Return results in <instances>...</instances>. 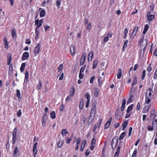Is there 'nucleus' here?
Masks as SVG:
<instances>
[{"instance_id":"423d86ee","label":"nucleus","mask_w":157,"mask_h":157,"mask_svg":"<svg viewBox=\"0 0 157 157\" xmlns=\"http://www.w3.org/2000/svg\"><path fill=\"white\" fill-rule=\"evenodd\" d=\"M118 142V140H114L113 139L111 141V145L113 149H114L116 147Z\"/></svg>"},{"instance_id":"bf43d9fd","label":"nucleus","mask_w":157,"mask_h":157,"mask_svg":"<svg viewBox=\"0 0 157 157\" xmlns=\"http://www.w3.org/2000/svg\"><path fill=\"white\" fill-rule=\"evenodd\" d=\"M83 76L84 74L82 73V72H80L79 75V78H80V79H82V78H83Z\"/></svg>"},{"instance_id":"13d9d810","label":"nucleus","mask_w":157,"mask_h":157,"mask_svg":"<svg viewBox=\"0 0 157 157\" xmlns=\"http://www.w3.org/2000/svg\"><path fill=\"white\" fill-rule=\"evenodd\" d=\"M146 73V71L145 70H143L142 73V79L143 80L144 77H145V74Z\"/></svg>"},{"instance_id":"69168bd1","label":"nucleus","mask_w":157,"mask_h":157,"mask_svg":"<svg viewBox=\"0 0 157 157\" xmlns=\"http://www.w3.org/2000/svg\"><path fill=\"white\" fill-rule=\"evenodd\" d=\"M21 114V109L19 110L17 112V115L18 116L20 117Z\"/></svg>"},{"instance_id":"a211bd4d","label":"nucleus","mask_w":157,"mask_h":157,"mask_svg":"<svg viewBox=\"0 0 157 157\" xmlns=\"http://www.w3.org/2000/svg\"><path fill=\"white\" fill-rule=\"evenodd\" d=\"M94 56V52L93 51H91L89 53L88 55V61H91L92 59Z\"/></svg>"},{"instance_id":"603ef678","label":"nucleus","mask_w":157,"mask_h":157,"mask_svg":"<svg viewBox=\"0 0 157 157\" xmlns=\"http://www.w3.org/2000/svg\"><path fill=\"white\" fill-rule=\"evenodd\" d=\"M95 78V76L94 75H93L91 78L90 80V83H92L93 82V81Z\"/></svg>"},{"instance_id":"2eb2a0df","label":"nucleus","mask_w":157,"mask_h":157,"mask_svg":"<svg viewBox=\"0 0 157 157\" xmlns=\"http://www.w3.org/2000/svg\"><path fill=\"white\" fill-rule=\"evenodd\" d=\"M38 144V143L37 142H36L35 143L33 146V153H35V154H36L37 152L36 147L37 146Z\"/></svg>"},{"instance_id":"ddd939ff","label":"nucleus","mask_w":157,"mask_h":157,"mask_svg":"<svg viewBox=\"0 0 157 157\" xmlns=\"http://www.w3.org/2000/svg\"><path fill=\"white\" fill-rule=\"evenodd\" d=\"M157 115H155L154 117L152 122V124L153 126L157 127Z\"/></svg>"},{"instance_id":"393cba45","label":"nucleus","mask_w":157,"mask_h":157,"mask_svg":"<svg viewBox=\"0 0 157 157\" xmlns=\"http://www.w3.org/2000/svg\"><path fill=\"white\" fill-rule=\"evenodd\" d=\"M68 133L67 130V129H63L62 130L61 133L63 136H65Z\"/></svg>"},{"instance_id":"5fc2aeb1","label":"nucleus","mask_w":157,"mask_h":157,"mask_svg":"<svg viewBox=\"0 0 157 157\" xmlns=\"http://www.w3.org/2000/svg\"><path fill=\"white\" fill-rule=\"evenodd\" d=\"M29 74L27 71H26L25 73V78L28 79Z\"/></svg>"},{"instance_id":"bb28decb","label":"nucleus","mask_w":157,"mask_h":157,"mask_svg":"<svg viewBox=\"0 0 157 157\" xmlns=\"http://www.w3.org/2000/svg\"><path fill=\"white\" fill-rule=\"evenodd\" d=\"M99 90L98 88H95V91L94 92V95L95 97H97L98 94Z\"/></svg>"},{"instance_id":"680f3d73","label":"nucleus","mask_w":157,"mask_h":157,"mask_svg":"<svg viewBox=\"0 0 157 157\" xmlns=\"http://www.w3.org/2000/svg\"><path fill=\"white\" fill-rule=\"evenodd\" d=\"M4 44H5V46H6V48H8V47H7V48L6 47V46H7V45H8V44L7 42V39L6 38H4Z\"/></svg>"},{"instance_id":"09e8293b","label":"nucleus","mask_w":157,"mask_h":157,"mask_svg":"<svg viewBox=\"0 0 157 157\" xmlns=\"http://www.w3.org/2000/svg\"><path fill=\"white\" fill-rule=\"evenodd\" d=\"M85 97L87 99V100H90V96L88 93L86 94Z\"/></svg>"},{"instance_id":"9b49d317","label":"nucleus","mask_w":157,"mask_h":157,"mask_svg":"<svg viewBox=\"0 0 157 157\" xmlns=\"http://www.w3.org/2000/svg\"><path fill=\"white\" fill-rule=\"evenodd\" d=\"M96 140L94 138H93L91 142V145L90 148L91 150H92L95 146Z\"/></svg>"},{"instance_id":"ea45409f","label":"nucleus","mask_w":157,"mask_h":157,"mask_svg":"<svg viewBox=\"0 0 157 157\" xmlns=\"http://www.w3.org/2000/svg\"><path fill=\"white\" fill-rule=\"evenodd\" d=\"M17 96L18 99L21 98V94L20 90H16Z\"/></svg>"},{"instance_id":"5701e85b","label":"nucleus","mask_w":157,"mask_h":157,"mask_svg":"<svg viewBox=\"0 0 157 157\" xmlns=\"http://www.w3.org/2000/svg\"><path fill=\"white\" fill-rule=\"evenodd\" d=\"M152 98H148L147 97H146L145 102V103L149 105L150 103L151 102V99Z\"/></svg>"},{"instance_id":"b1692460","label":"nucleus","mask_w":157,"mask_h":157,"mask_svg":"<svg viewBox=\"0 0 157 157\" xmlns=\"http://www.w3.org/2000/svg\"><path fill=\"white\" fill-rule=\"evenodd\" d=\"M7 64L9 65L11 63V55L10 53H9L7 57Z\"/></svg>"},{"instance_id":"dca6fc26","label":"nucleus","mask_w":157,"mask_h":157,"mask_svg":"<svg viewBox=\"0 0 157 157\" xmlns=\"http://www.w3.org/2000/svg\"><path fill=\"white\" fill-rule=\"evenodd\" d=\"M112 121V118L109 119L106 122L105 125V129L108 128L110 126L111 122Z\"/></svg>"},{"instance_id":"8fccbe9b","label":"nucleus","mask_w":157,"mask_h":157,"mask_svg":"<svg viewBox=\"0 0 157 157\" xmlns=\"http://www.w3.org/2000/svg\"><path fill=\"white\" fill-rule=\"evenodd\" d=\"M133 98V96L132 95H131L127 101V105L129 104L131 102L132 100V98Z\"/></svg>"},{"instance_id":"473e14b6","label":"nucleus","mask_w":157,"mask_h":157,"mask_svg":"<svg viewBox=\"0 0 157 157\" xmlns=\"http://www.w3.org/2000/svg\"><path fill=\"white\" fill-rule=\"evenodd\" d=\"M126 135V133L125 132H124L123 133H122L121 135H120V136L119 138V140H121L123 139L124 137Z\"/></svg>"},{"instance_id":"2f4dec72","label":"nucleus","mask_w":157,"mask_h":157,"mask_svg":"<svg viewBox=\"0 0 157 157\" xmlns=\"http://www.w3.org/2000/svg\"><path fill=\"white\" fill-rule=\"evenodd\" d=\"M50 117H51L52 118V119H54L55 118L56 116L55 115V113L54 111H52L50 113Z\"/></svg>"},{"instance_id":"0e129e2a","label":"nucleus","mask_w":157,"mask_h":157,"mask_svg":"<svg viewBox=\"0 0 157 157\" xmlns=\"http://www.w3.org/2000/svg\"><path fill=\"white\" fill-rule=\"evenodd\" d=\"M16 140V136H13V143L14 144Z\"/></svg>"},{"instance_id":"412c9836","label":"nucleus","mask_w":157,"mask_h":157,"mask_svg":"<svg viewBox=\"0 0 157 157\" xmlns=\"http://www.w3.org/2000/svg\"><path fill=\"white\" fill-rule=\"evenodd\" d=\"M122 74V71L121 69L120 68L118 69L117 77L118 79H120L121 77V75Z\"/></svg>"},{"instance_id":"f704fd0d","label":"nucleus","mask_w":157,"mask_h":157,"mask_svg":"<svg viewBox=\"0 0 157 157\" xmlns=\"http://www.w3.org/2000/svg\"><path fill=\"white\" fill-rule=\"evenodd\" d=\"M84 104L83 102L82 101H81L80 102L79 107L80 109H82L83 107Z\"/></svg>"},{"instance_id":"7ed1b4c3","label":"nucleus","mask_w":157,"mask_h":157,"mask_svg":"<svg viewBox=\"0 0 157 157\" xmlns=\"http://www.w3.org/2000/svg\"><path fill=\"white\" fill-rule=\"evenodd\" d=\"M20 150L17 146H16L13 150V155L14 157H17L19 155Z\"/></svg>"},{"instance_id":"49530a36","label":"nucleus","mask_w":157,"mask_h":157,"mask_svg":"<svg viewBox=\"0 0 157 157\" xmlns=\"http://www.w3.org/2000/svg\"><path fill=\"white\" fill-rule=\"evenodd\" d=\"M42 87V84L41 81L40 80H39V83L37 86V88L38 90L41 89Z\"/></svg>"},{"instance_id":"3c124183","label":"nucleus","mask_w":157,"mask_h":157,"mask_svg":"<svg viewBox=\"0 0 157 157\" xmlns=\"http://www.w3.org/2000/svg\"><path fill=\"white\" fill-rule=\"evenodd\" d=\"M86 65H85L84 66H83V67H82L80 69V72H82V73L83 72L85 68H86Z\"/></svg>"},{"instance_id":"a19ab883","label":"nucleus","mask_w":157,"mask_h":157,"mask_svg":"<svg viewBox=\"0 0 157 157\" xmlns=\"http://www.w3.org/2000/svg\"><path fill=\"white\" fill-rule=\"evenodd\" d=\"M35 33L36 34V39L39 36V31L38 29H35Z\"/></svg>"},{"instance_id":"c03bdc74","label":"nucleus","mask_w":157,"mask_h":157,"mask_svg":"<svg viewBox=\"0 0 157 157\" xmlns=\"http://www.w3.org/2000/svg\"><path fill=\"white\" fill-rule=\"evenodd\" d=\"M137 153V150L136 148H135L133 151V152L132 155L131 157H136V155Z\"/></svg>"},{"instance_id":"c756f323","label":"nucleus","mask_w":157,"mask_h":157,"mask_svg":"<svg viewBox=\"0 0 157 157\" xmlns=\"http://www.w3.org/2000/svg\"><path fill=\"white\" fill-rule=\"evenodd\" d=\"M98 63V61L97 60H95L93 66V68L95 69L96 68Z\"/></svg>"},{"instance_id":"4c0bfd02","label":"nucleus","mask_w":157,"mask_h":157,"mask_svg":"<svg viewBox=\"0 0 157 157\" xmlns=\"http://www.w3.org/2000/svg\"><path fill=\"white\" fill-rule=\"evenodd\" d=\"M148 19L149 20H152L154 18V15H147Z\"/></svg>"},{"instance_id":"052dcab7","label":"nucleus","mask_w":157,"mask_h":157,"mask_svg":"<svg viewBox=\"0 0 157 157\" xmlns=\"http://www.w3.org/2000/svg\"><path fill=\"white\" fill-rule=\"evenodd\" d=\"M109 36H107L105 37L103 39V41L104 42H106L108 40H109Z\"/></svg>"},{"instance_id":"1a4fd4ad","label":"nucleus","mask_w":157,"mask_h":157,"mask_svg":"<svg viewBox=\"0 0 157 157\" xmlns=\"http://www.w3.org/2000/svg\"><path fill=\"white\" fill-rule=\"evenodd\" d=\"M104 77L103 78H102L100 76H99L98 78V85L100 86H101L102 85L104 82Z\"/></svg>"},{"instance_id":"20e7f679","label":"nucleus","mask_w":157,"mask_h":157,"mask_svg":"<svg viewBox=\"0 0 157 157\" xmlns=\"http://www.w3.org/2000/svg\"><path fill=\"white\" fill-rule=\"evenodd\" d=\"M40 47L41 46L40 44L39 43H38L35 48L34 51V53L35 56H36L40 52Z\"/></svg>"},{"instance_id":"39448f33","label":"nucleus","mask_w":157,"mask_h":157,"mask_svg":"<svg viewBox=\"0 0 157 157\" xmlns=\"http://www.w3.org/2000/svg\"><path fill=\"white\" fill-rule=\"evenodd\" d=\"M153 92L152 89L151 88H149L148 89L146 92V97L150 98H153V96L152 95V93Z\"/></svg>"},{"instance_id":"4468645a","label":"nucleus","mask_w":157,"mask_h":157,"mask_svg":"<svg viewBox=\"0 0 157 157\" xmlns=\"http://www.w3.org/2000/svg\"><path fill=\"white\" fill-rule=\"evenodd\" d=\"M86 144V141L85 140H83L81 146L80 150L81 151H82L84 148Z\"/></svg>"},{"instance_id":"f257e3e1","label":"nucleus","mask_w":157,"mask_h":157,"mask_svg":"<svg viewBox=\"0 0 157 157\" xmlns=\"http://www.w3.org/2000/svg\"><path fill=\"white\" fill-rule=\"evenodd\" d=\"M144 36L142 37V40L140 42V52L143 54H144L147 45V41L146 39H144Z\"/></svg>"},{"instance_id":"aec40b11","label":"nucleus","mask_w":157,"mask_h":157,"mask_svg":"<svg viewBox=\"0 0 157 157\" xmlns=\"http://www.w3.org/2000/svg\"><path fill=\"white\" fill-rule=\"evenodd\" d=\"M35 25H37L36 27L35 28V29H38V28L42 25V24L40 23L39 20L38 19H37L35 21Z\"/></svg>"},{"instance_id":"c85d7f7f","label":"nucleus","mask_w":157,"mask_h":157,"mask_svg":"<svg viewBox=\"0 0 157 157\" xmlns=\"http://www.w3.org/2000/svg\"><path fill=\"white\" fill-rule=\"evenodd\" d=\"M149 27L148 25L147 24L145 25V27L144 30L143 32V34H145L147 32Z\"/></svg>"},{"instance_id":"72a5a7b5","label":"nucleus","mask_w":157,"mask_h":157,"mask_svg":"<svg viewBox=\"0 0 157 157\" xmlns=\"http://www.w3.org/2000/svg\"><path fill=\"white\" fill-rule=\"evenodd\" d=\"M25 63H23L21 65V67H20V71H21L22 72L24 70V68L25 67Z\"/></svg>"},{"instance_id":"58836bf2","label":"nucleus","mask_w":157,"mask_h":157,"mask_svg":"<svg viewBox=\"0 0 157 157\" xmlns=\"http://www.w3.org/2000/svg\"><path fill=\"white\" fill-rule=\"evenodd\" d=\"M11 35L13 38H14L16 36V31L15 29H13L12 30Z\"/></svg>"},{"instance_id":"f3484780","label":"nucleus","mask_w":157,"mask_h":157,"mask_svg":"<svg viewBox=\"0 0 157 157\" xmlns=\"http://www.w3.org/2000/svg\"><path fill=\"white\" fill-rule=\"evenodd\" d=\"M70 52L71 55L73 56L75 54V47L73 45H71L70 47Z\"/></svg>"},{"instance_id":"f8f14e48","label":"nucleus","mask_w":157,"mask_h":157,"mask_svg":"<svg viewBox=\"0 0 157 157\" xmlns=\"http://www.w3.org/2000/svg\"><path fill=\"white\" fill-rule=\"evenodd\" d=\"M151 104L148 105H147L145 106L143 108L142 112L143 113H146L147 112L150 108Z\"/></svg>"},{"instance_id":"6e6552de","label":"nucleus","mask_w":157,"mask_h":157,"mask_svg":"<svg viewBox=\"0 0 157 157\" xmlns=\"http://www.w3.org/2000/svg\"><path fill=\"white\" fill-rule=\"evenodd\" d=\"M102 121V119L101 118H99V120L97 123V124H96L93 128V132H94L95 131V130L98 127V128H99L100 127V126L101 123Z\"/></svg>"},{"instance_id":"9d476101","label":"nucleus","mask_w":157,"mask_h":157,"mask_svg":"<svg viewBox=\"0 0 157 157\" xmlns=\"http://www.w3.org/2000/svg\"><path fill=\"white\" fill-rule=\"evenodd\" d=\"M29 56V54L28 52H25L23 54L21 59L22 60H26Z\"/></svg>"},{"instance_id":"0eeeda50","label":"nucleus","mask_w":157,"mask_h":157,"mask_svg":"<svg viewBox=\"0 0 157 157\" xmlns=\"http://www.w3.org/2000/svg\"><path fill=\"white\" fill-rule=\"evenodd\" d=\"M86 56V54L84 53L83 54L80 61V65L82 66L83 65L85 61Z\"/></svg>"},{"instance_id":"37998d69","label":"nucleus","mask_w":157,"mask_h":157,"mask_svg":"<svg viewBox=\"0 0 157 157\" xmlns=\"http://www.w3.org/2000/svg\"><path fill=\"white\" fill-rule=\"evenodd\" d=\"M128 43V40H126V41L124 42V45H123V48L122 49V50L123 51H124V50L126 48L127 46V43Z\"/></svg>"},{"instance_id":"f03ea898","label":"nucleus","mask_w":157,"mask_h":157,"mask_svg":"<svg viewBox=\"0 0 157 157\" xmlns=\"http://www.w3.org/2000/svg\"><path fill=\"white\" fill-rule=\"evenodd\" d=\"M96 112V108H92L90 114L89 119L91 120V122H92Z\"/></svg>"},{"instance_id":"6ab92c4d","label":"nucleus","mask_w":157,"mask_h":157,"mask_svg":"<svg viewBox=\"0 0 157 157\" xmlns=\"http://www.w3.org/2000/svg\"><path fill=\"white\" fill-rule=\"evenodd\" d=\"M120 147L118 146L117 149V151L115 152L114 157H119V155L120 151Z\"/></svg>"},{"instance_id":"864d4df0","label":"nucleus","mask_w":157,"mask_h":157,"mask_svg":"<svg viewBox=\"0 0 157 157\" xmlns=\"http://www.w3.org/2000/svg\"><path fill=\"white\" fill-rule=\"evenodd\" d=\"M137 82V80L136 78V77H135L134 78V80L133 81V82L132 84V86L136 84Z\"/></svg>"},{"instance_id":"de8ad7c7","label":"nucleus","mask_w":157,"mask_h":157,"mask_svg":"<svg viewBox=\"0 0 157 157\" xmlns=\"http://www.w3.org/2000/svg\"><path fill=\"white\" fill-rule=\"evenodd\" d=\"M17 128H15L13 131V136H17Z\"/></svg>"},{"instance_id":"cd10ccee","label":"nucleus","mask_w":157,"mask_h":157,"mask_svg":"<svg viewBox=\"0 0 157 157\" xmlns=\"http://www.w3.org/2000/svg\"><path fill=\"white\" fill-rule=\"evenodd\" d=\"M128 124V122L127 121H126L124 122L122 124V130H124L125 128L127 127Z\"/></svg>"},{"instance_id":"4d7b16f0","label":"nucleus","mask_w":157,"mask_h":157,"mask_svg":"<svg viewBox=\"0 0 157 157\" xmlns=\"http://www.w3.org/2000/svg\"><path fill=\"white\" fill-rule=\"evenodd\" d=\"M63 68V65L62 64H60L58 67V71H60V70H62Z\"/></svg>"},{"instance_id":"c9c22d12","label":"nucleus","mask_w":157,"mask_h":157,"mask_svg":"<svg viewBox=\"0 0 157 157\" xmlns=\"http://www.w3.org/2000/svg\"><path fill=\"white\" fill-rule=\"evenodd\" d=\"M133 106V104H132L128 108V109L127 110V113H128L132 109Z\"/></svg>"},{"instance_id":"774afa93","label":"nucleus","mask_w":157,"mask_h":157,"mask_svg":"<svg viewBox=\"0 0 157 157\" xmlns=\"http://www.w3.org/2000/svg\"><path fill=\"white\" fill-rule=\"evenodd\" d=\"M50 27L48 25H46L44 26V29L45 31H46L48 29H50Z\"/></svg>"},{"instance_id":"7c9ffc66","label":"nucleus","mask_w":157,"mask_h":157,"mask_svg":"<svg viewBox=\"0 0 157 157\" xmlns=\"http://www.w3.org/2000/svg\"><path fill=\"white\" fill-rule=\"evenodd\" d=\"M47 115V114H45V115L44 116V117L43 118V119L42 120V126H45L46 124V122H45V120L46 119H45V116Z\"/></svg>"},{"instance_id":"79ce46f5","label":"nucleus","mask_w":157,"mask_h":157,"mask_svg":"<svg viewBox=\"0 0 157 157\" xmlns=\"http://www.w3.org/2000/svg\"><path fill=\"white\" fill-rule=\"evenodd\" d=\"M63 143V141L60 140L57 144V146L59 148L61 147L62 146Z\"/></svg>"},{"instance_id":"a878e982","label":"nucleus","mask_w":157,"mask_h":157,"mask_svg":"<svg viewBox=\"0 0 157 157\" xmlns=\"http://www.w3.org/2000/svg\"><path fill=\"white\" fill-rule=\"evenodd\" d=\"M75 93V88L73 87H72L71 88V90L70 92V95L71 97H72L73 96Z\"/></svg>"},{"instance_id":"e2e57ef3","label":"nucleus","mask_w":157,"mask_h":157,"mask_svg":"<svg viewBox=\"0 0 157 157\" xmlns=\"http://www.w3.org/2000/svg\"><path fill=\"white\" fill-rule=\"evenodd\" d=\"M72 139L71 138H68V137L67 138V140L66 141V143H67V144H69L70 143V142L71 140Z\"/></svg>"},{"instance_id":"a18cd8bd","label":"nucleus","mask_w":157,"mask_h":157,"mask_svg":"<svg viewBox=\"0 0 157 157\" xmlns=\"http://www.w3.org/2000/svg\"><path fill=\"white\" fill-rule=\"evenodd\" d=\"M45 12L44 10H42L40 13V16L41 17H43L45 14Z\"/></svg>"},{"instance_id":"338daca9","label":"nucleus","mask_w":157,"mask_h":157,"mask_svg":"<svg viewBox=\"0 0 157 157\" xmlns=\"http://www.w3.org/2000/svg\"><path fill=\"white\" fill-rule=\"evenodd\" d=\"M153 127H154V126L152 127L150 126V125L148 126L147 127V129L149 131H152L153 130Z\"/></svg>"},{"instance_id":"6e6d98bb","label":"nucleus","mask_w":157,"mask_h":157,"mask_svg":"<svg viewBox=\"0 0 157 157\" xmlns=\"http://www.w3.org/2000/svg\"><path fill=\"white\" fill-rule=\"evenodd\" d=\"M71 98V96L70 95H68L67 96V98L65 99V101L66 102L70 100Z\"/></svg>"},{"instance_id":"e433bc0d","label":"nucleus","mask_w":157,"mask_h":157,"mask_svg":"<svg viewBox=\"0 0 157 157\" xmlns=\"http://www.w3.org/2000/svg\"><path fill=\"white\" fill-rule=\"evenodd\" d=\"M61 0H56V5L58 9L60 8V6L61 4Z\"/></svg>"},{"instance_id":"4be33fe9","label":"nucleus","mask_w":157,"mask_h":157,"mask_svg":"<svg viewBox=\"0 0 157 157\" xmlns=\"http://www.w3.org/2000/svg\"><path fill=\"white\" fill-rule=\"evenodd\" d=\"M138 29V27L137 26H136L134 28L132 32V35H133V36H132V38L134 37V36L136 34L137 31Z\"/></svg>"}]
</instances>
